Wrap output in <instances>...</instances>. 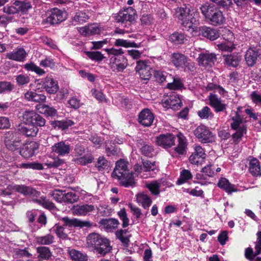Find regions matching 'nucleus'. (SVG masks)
Returning a JSON list of instances; mask_svg holds the SVG:
<instances>
[{
  "label": "nucleus",
  "mask_w": 261,
  "mask_h": 261,
  "mask_svg": "<svg viewBox=\"0 0 261 261\" xmlns=\"http://www.w3.org/2000/svg\"><path fill=\"white\" fill-rule=\"evenodd\" d=\"M24 69L32 72H34L39 76H42L45 73V71L33 62L27 63L23 65Z\"/></svg>",
  "instance_id": "obj_43"
},
{
  "label": "nucleus",
  "mask_w": 261,
  "mask_h": 261,
  "mask_svg": "<svg viewBox=\"0 0 261 261\" xmlns=\"http://www.w3.org/2000/svg\"><path fill=\"white\" fill-rule=\"evenodd\" d=\"M175 15H176V17L177 19L182 21L181 24L185 28V29L187 30H194L195 26L193 24H194L195 20L190 14V9L186 6L177 8L176 9Z\"/></svg>",
  "instance_id": "obj_7"
},
{
  "label": "nucleus",
  "mask_w": 261,
  "mask_h": 261,
  "mask_svg": "<svg viewBox=\"0 0 261 261\" xmlns=\"http://www.w3.org/2000/svg\"><path fill=\"white\" fill-rule=\"evenodd\" d=\"M5 144L10 150L14 151L20 146L19 134L9 131L5 134Z\"/></svg>",
  "instance_id": "obj_12"
},
{
  "label": "nucleus",
  "mask_w": 261,
  "mask_h": 261,
  "mask_svg": "<svg viewBox=\"0 0 261 261\" xmlns=\"http://www.w3.org/2000/svg\"><path fill=\"white\" fill-rule=\"evenodd\" d=\"M171 63L178 68H187L192 71L194 68L192 63L188 62L187 57L179 53H173L171 55Z\"/></svg>",
  "instance_id": "obj_11"
},
{
  "label": "nucleus",
  "mask_w": 261,
  "mask_h": 261,
  "mask_svg": "<svg viewBox=\"0 0 261 261\" xmlns=\"http://www.w3.org/2000/svg\"><path fill=\"white\" fill-rule=\"evenodd\" d=\"M36 109L39 113L44 115L46 117H55L57 115V111L53 107L45 104L36 106Z\"/></svg>",
  "instance_id": "obj_34"
},
{
  "label": "nucleus",
  "mask_w": 261,
  "mask_h": 261,
  "mask_svg": "<svg viewBox=\"0 0 261 261\" xmlns=\"http://www.w3.org/2000/svg\"><path fill=\"white\" fill-rule=\"evenodd\" d=\"M192 178V175L191 174V171L187 169H184L180 172V177L179 178L177 179V181H176V184L178 185H180L191 180Z\"/></svg>",
  "instance_id": "obj_48"
},
{
  "label": "nucleus",
  "mask_w": 261,
  "mask_h": 261,
  "mask_svg": "<svg viewBox=\"0 0 261 261\" xmlns=\"http://www.w3.org/2000/svg\"><path fill=\"white\" fill-rule=\"evenodd\" d=\"M73 125H74V122L67 119L56 121L54 122L55 127L62 130L67 129L69 126H71Z\"/></svg>",
  "instance_id": "obj_50"
},
{
  "label": "nucleus",
  "mask_w": 261,
  "mask_h": 261,
  "mask_svg": "<svg viewBox=\"0 0 261 261\" xmlns=\"http://www.w3.org/2000/svg\"><path fill=\"white\" fill-rule=\"evenodd\" d=\"M79 196L74 192H70L64 195V198L62 199V202L67 203H73L77 201Z\"/></svg>",
  "instance_id": "obj_57"
},
{
  "label": "nucleus",
  "mask_w": 261,
  "mask_h": 261,
  "mask_svg": "<svg viewBox=\"0 0 261 261\" xmlns=\"http://www.w3.org/2000/svg\"><path fill=\"white\" fill-rule=\"evenodd\" d=\"M51 149L57 155L64 156L69 153L71 150V147L67 142L61 141L54 144L53 146L51 147Z\"/></svg>",
  "instance_id": "obj_19"
},
{
  "label": "nucleus",
  "mask_w": 261,
  "mask_h": 261,
  "mask_svg": "<svg viewBox=\"0 0 261 261\" xmlns=\"http://www.w3.org/2000/svg\"><path fill=\"white\" fill-rule=\"evenodd\" d=\"M154 121V115L148 109L142 110L138 116V121L145 127H149Z\"/></svg>",
  "instance_id": "obj_22"
},
{
  "label": "nucleus",
  "mask_w": 261,
  "mask_h": 261,
  "mask_svg": "<svg viewBox=\"0 0 261 261\" xmlns=\"http://www.w3.org/2000/svg\"><path fill=\"white\" fill-rule=\"evenodd\" d=\"M216 55L207 51L202 52L198 56L197 61L199 65L204 67H211L216 62Z\"/></svg>",
  "instance_id": "obj_16"
},
{
  "label": "nucleus",
  "mask_w": 261,
  "mask_h": 261,
  "mask_svg": "<svg viewBox=\"0 0 261 261\" xmlns=\"http://www.w3.org/2000/svg\"><path fill=\"white\" fill-rule=\"evenodd\" d=\"M137 146L140 148V150H141V152L143 153V155L148 158H151L153 156L154 149H153L152 146L145 144L142 140L139 141L137 143Z\"/></svg>",
  "instance_id": "obj_39"
},
{
  "label": "nucleus",
  "mask_w": 261,
  "mask_h": 261,
  "mask_svg": "<svg viewBox=\"0 0 261 261\" xmlns=\"http://www.w3.org/2000/svg\"><path fill=\"white\" fill-rule=\"evenodd\" d=\"M185 40V37L182 33H174L169 36V41L175 45L182 44Z\"/></svg>",
  "instance_id": "obj_53"
},
{
  "label": "nucleus",
  "mask_w": 261,
  "mask_h": 261,
  "mask_svg": "<svg viewBox=\"0 0 261 261\" xmlns=\"http://www.w3.org/2000/svg\"><path fill=\"white\" fill-rule=\"evenodd\" d=\"M33 202L37 203L39 205L42 206L43 207L46 208V209H53L54 208V204L50 202V201L48 200L45 198V197H40L39 198H33L32 199Z\"/></svg>",
  "instance_id": "obj_52"
},
{
  "label": "nucleus",
  "mask_w": 261,
  "mask_h": 261,
  "mask_svg": "<svg viewBox=\"0 0 261 261\" xmlns=\"http://www.w3.org/2000/svg\"><path fill=\"white\" fill-rule=\"evenodd\" d=\"M112 178L117 179L120 186L125 188H133L135 186V181L133 178V173L130 172L128 170H120L119 173H114V170L112 172Z\"/></svg>",
  "instance_id": "obj_8"
},
{
  "label": "nucleus",
  "mask_w": 261,
  "mask_h": 261,
  "mask_svg": "<svg viewBox=\"0 0 261 261\" xmlns=\"http://www.w3.org/2000/svg\"><path fill=\"white\" fill-rule=\"evenodd\" d=\"M248 171L254 177L261 175V169L259 162L255 158H249V165H248Z\"/></svg>",
  "instance_id": "obj_33"
},
{
  "label": "nucleus",
  "mask_w": 261,
  "mask_h": 261,
  "mask_svg": "<svg viewBox=\"0 0 261 261\" xmlns=\"http://www.w3.org/2000/svg\"><path fill=\"white\" fill-rule=\"evenodd\" d=\"M87 244L101 255H106L111 250L109 240L97 233H93L89 234L87 237Z\"/></svg>",
  "instance_id": "obj_3"
},
{
  "label": "nucleus",
  "mask_w": 261,
  "mask_h": 261,
  "mask_svg": "<svg viewBox=\"0 0 261 261\" xmlns=\"http://www.w3.org/2000/svg\"><path fill=\"white\" fill-rule=\"evenodd\" d=\"M94 211H95L94 205L88 204L76 205L72 209V214L79 216H86Z\"/></svg>",
  "instance_id": "obj_27"
},
{
  "label": "nucleus",
  "mask_w": 261,
  "mask_h": 261,
  "mask_svg": "<svg viewBox=\"0 0 261 261\" xmlns=\"http://www.w3.org/2000/svg\"><path fill=\"white\" fill-rule=\"evenodd\" d=\"M13 191L18 192L24 196H30L32 198L39 197L40 193L34 188L24 185L8 186L6 189L1 191V195L7 196L11 194Z\"/></svg>",
  "instance_id": "obj_6"
},
{
  "label": "nucleus",
  "mask_w": 261,
  "mask_h": 261,
  "mask_svg": "<svg viewBox=\"0 0 261 261\" xmlns=\"http://www.w3.org/2000/svg\"><path fill=\"white\" fill-rule=\"evenodd\" d=\"M200 32L202 36L211 41H214L219 37V32L216 29L204 26L200 28Z\"/></svg>",
  "instance_id": "obj_32"
},
{
  "label": "nucleus",
  "mask_w": 261,
  "mask_h": 261,
  "mask_svg": "<svg viewBox=\"0 0 261 261\" xmlns=\"http://www.w3.org/2000/svg\"><path fill=\"white\" fill-rule=\"evenodd\" d=\"M128 162L124 160L120 159L116 163V167H115V174L119 173V171L120 170H128Z\"/></svg>",
  "instance_id": "obj_61"
},
{
  "label": "nucleus",
  "mask_w": 261,
  "mask_h": 261,
  "mask_svg": "<svg viewBox=\"0 0 261 261\" xmlns=\"http://www.w3.org/2000/svg\"><path fill=\"white\" fill-rule=\"evenodd\" d=\"M67 18V14L60 9L54 8L51 10L49 16L46 18V21L51 24L61 23Z\"/></svg>",
  "instance_id": "obj_17"
},
{
  "label": "nucleus",
  "mask_w": 261,
  "mask_h": 261,
  "mask_svg": "<svg viewBox=\"0 0 261 261\" xmlns=\"http://www.w3.org/2000/svg\"><path fill=\"white\" fill-rule=\"evenodd\" d=\"M88 19L86 13L82 11L77 12L75 15L72 17V23L76 25V24H82L86 22Z\"/></svg>",
  "instance_id": "obj_51"
},
{
  "label": "nucleus",
  "mask_w": 261,
  "mask_h": 261,
  "mask_svg": "<svg viewBox=\"0 0 261 261\" xmlns=\"http://www.w3.org/2000/svg\"><path fill=\"white\" fill-rule=\"evenodd\" d=\"M68 254L73 261H87V255L79 251L72 249L68 250Z\"/></svg>",
  "instance_id": "obj_44"
},
{
  "label": "nucleus",
  "mask_w": 261,
  "mask_h": 261,
  "mask_svg": "<svg viewBox=\"0 0 261 261\" xmlns=\"http://www.w3.org/2000/svg\"><path fill=\"white\" fill-rule=\"evenodd\" d=\"M114 45L117 47H123L126 48L129 47H139V44L134 42H131L123 39H116Z\"/></svg>",
  "instance_id": "obj_46"
},
{
  "label": "nucleus",
  "mask_w": 261,
  "mask_h": 261,
  "mask_svg": "<svg viewBox=\"0 0 261 261\" xmlns=\"http://www.w3.org/2000/svg\"><path fill=\"white\" fill-rule=\"evenodd\" d=\"M54 237L52 234H48L43 236H37L35 238V242L38 245H48L52 244Z\"/></svg>",
  "instance_id": "obj_41"
},
{
  "label": "nucleus",
  "mask_w": 261,
  "mask_h": 261,
  "mask_svg": "<svg viewBox=\"0 0 261 261\" xmlns=\"http://www.w3.org/2000/svg\"><path fill=\"white\" fill-rule=\"evenodd\" d=\"M117 215H118V217H119L121 221H122V226H123V228L128 226V219L124 209H121L120 211L117 213Z\"/></svg>",
  "instance_id": "obj_64"
},
{
  "label": "nucleus",
  "mask_w": 261,
  "mask_h": 261,
  "mask_svg": "<svg viewBox=\"0 0 261 261\" xmlns=\"http://www.w3.org/2000/svg\"><path fill=\"white\" fill-rule=\"evenodd\" d=\"M37 86L41 85L42 88L49 94H54L59 90L57 81L54 80L51 76L35 80Z\"/></svg>",
  "instance_id": "obj_9"
},
{
  "label": "nucleus",
  "mask_w": 261,
  "mask_h": 261,
  "mask_svg": "<svg viewBox=\"0 0 261 261\" xmlns=\"http://www.w3.org/2000/svg\"><path fill=\"white\" fill-rule=\"evenodd\" d=\"M37 253L39 254V257L42 259L47 260L51 256L50 249L44 246L38 247L37 248Z\"/></svg>",
  "instance_id": "obj_54"
},
{
  "label": "nucleus",
  "mask_w": 261,
  "mask_h": 261,
  "mask_svg": "<svg viewBox=\"0 0 261 261\" xmlns=\"http://www.w3.org/2000/svg\"><path fill=\"white\" fill-rule=\"evenodd\" d=\"M224 64L229 67H237L241 61V57L236 54H232L227 55H223Z\"/></svg>",
  "instance_id": "obj_35"
},
{
  "label": "nucleus",
  "mask_w": 261,
  "mask_h": 261,
  "mask_svg": "<svg viewBox=\"0 0 261 261\" xmlns=\"http://www.w3.org/2000/svg\"><path fill=\"white\" fill-rule=\"evenodd\" d=\"M260 55L259 50L255 48H249L245 54V61L248 66L254 65L258 56Z\"/></svg>",
  "instance_id": "obj_29"
},
{
  "label": "nucleus",
  "mask_w": 261,
  "mask_h": 261,
  "mask_svg": "<svg viewBox=\"0 0 261 261\" xmlns=\"http://www.w3.org/2000/svg\"><path fill=\"white\" fill-rule=\"evenodd\" d=\"M146 188L150 190L151 194L157 195L159 194V188H160V182L157 180H153L151 182L146 184Z\"/></svg>",
  "instance_id": "obj_56"
},
{
  "label": "nucleus",
  "mask_w": 261,
  "mask_h": 261,
  "mask_svg": "<svg viewBox=\"0 0 261 261\" xmlns=\"http://www.w3.org/2000/svg\"><path fill=\"white\" fill-rule=\"evenodd\" d=\"M43 118L39 114L33 110H27L24 111L21 116V121L24 123H31L33 120Z\"/></svg>",
  "instance_id": "obj_36"
},
{
  "label": "nucleus",
  "mask_w": 261,
  "mask_h": 261,
  "mask_svg": "<svg viewBox=\"0 0 261 261\" xmlns=\"http://www.w3.org/2000/svg\"><path fill=\"white\" fill-rule=\"evenodd\" d=\"M136 200H137V202L142 205L144 209L148 208L152 203L150 197L143 193H140L136 195Z\"/></svg>",
  "instance_id": "obj_38"
},
{
  "label": "nucleus",
  "mask_w": 261,
  "mask_h": 261,
  "mask_svg": "<svg viewBox=\"0 0 261 261\" xmlns=\"http://www.w3.org/2000/svg\"><path fill=\"white\" fill-rule=\"evenodd\" d=\"M116 238L120 240L121 243H123L124 245H128V238H129V234H128V230L126 229H120L116 231Z\"/></svg>",
  "instance_id": "obj_47"
},
{
  "label": "nucleus",
  "mask_w": 261,
  "mask_h": 261,
  "mask_svg": "<svg viewBox=\"0 0 261 261\" xmlns=\"http://www.w3.org/2000/svg\"><path fill=\"white\" fill-rule=\"evenodd\" d=\"M208 101L209 105L214 110L216 113L223 112L226 108V105L222 101L220 98L217 97V95L214 94H210L208 96Z\"/></svg>",
  "instance_id": "obj_20"
},
{
  "label": "nucleus",
  "mask_w": 261,
  "mask_h": 261,
  "mask_svg": "<svg viewBox=\"0 0 261 261\" xmlns=\"http://www.w3.org/2000/svg\"><path fill=\"white\" fill-rule=\"evenodd\" d=\"M106 52L109 55V68L113 72H122L127 66V59L123 56V50L121 48L112 47L105 49Z\"/></svg>",
  "instance_id": "obj_1"
},
{
  "label": "nucleus",
  "mask_w": 261,
  "mask_h": 261,
  "mask_svg": "<svg viewBox=\"0 0 261 261\" xmlns=\"http://www.w3.org/2000/svg\"><path fill=\"white\" fill-rule=\"evenodd\" d=\"M206 154L204 150L199 145H195V152H193L189 157V162L193 165L201 166L205 161Z\"/></svg>",
  "instance_id": "obj_18"
},
{
  "label": "nucleus",
  "mask_w": 261,
  "mask_h": 261,
  "mask_svg": "<svg viewBox=\"0 0 261 261\" xmlns=\"http://www.w3.org/2000/svg\"><path fill=\"white\" fill-rule=\"evenodd\" d=\"M194 134L199 141L203 143H211L216 139L215 135L205 125L198 126L194 131Z\"/></svg>",
  "instance_id": "obj_10"
},
{
  "label": "nucleus",
  "mask_w": 261,
  "mask_h": 261,
  "mask_svg": "<svg viewBox=\"0 0 261 261\" xmlns=\"http://www.w3.org/2000/svg\"><path fill=\"white\" fill-rule=\"evenodd\" d=\"M153 75L155 80L159 83H162L165 81L167 77V73L165 71L160 70H154Z\"/></svg>",
  "instance_id": "obj_60"
},
{
  "label": "nucleus",
  "mask_w": 261,
  "mask_h": 261,
  "mask_svg": "<svg viewBox=\"0 0 261 261\" xmlns=\"http://www.w3.org/2000/svg\"><path fill=\"white\" fill-rule=\"evenodd\" d=\"M75 155L79 156V158L74 159V162L76 164L81 165H86L92 163L93 157L91 154L84 155L85 153L84 146L80 144H77L74 148Z\"/></svg>",
  "instance_id": "obj_14"
},
{
  "label": "nucleus",
  "mask_w": 261,
  "mask_h": 261,
  "mask_svg": "<svg viewBox=\"0 0 261 261\" xmlns=\"http://www.w3.org/2000/svg\"><path fill=\"white\" fill-rule=\"evenodd\" d=\"M177 138V146L174 147V154L177 155H182L186 153V148H187V141L186 138L184 135L179 133L176 135Z\"/></svg>",
  "instance_id": "obj_26"
},
{
  "label": "nucleus",
  "mask_w": 261,
  "mask_h": 261,
  "mask_svg": "<svg viewBox=\"0 0 261 261\" xmlns=\"http://www.w3.org/2000/svg\"><path fill=\"white\" fill-rule=\"evenodd\" d=\"M163 105H164V107L167 109L176 110L179 109L181 106V101L178 95L172 94L169 95L168 98L164 100Z\"/></svg>",
  "instance_id": "obj_28"
},
{
  "label": "nucleus",
  "mask_w": 261,
  "mask_h": 261,
  "mask_svg": "<svg viewBox=\"0 0 261 261\" xmlns=\"http://www.w3.org/2000/svg\"><path fill=\"white\" fill-rule=\"evenodd\" d=\"M230 127L236 131L232 134V139L235 143L239 142L244 134L246 132V126L244 124L243 118L239 114L238 111H235L231 114L230 118Z\"/></svg>",
  "instance_id": "obj_5"
},
{
  "label": "nucleus",
  "mask_w": 261,
  "mask_h": 261,
  "mask_svg": "<svg viewBox=\"0 0 261 261\" xmlns=\"http://www.w3.org/2000/svg\"><path fill=\"white\" fill-rule=\"evenodd\" d=\"M218 187L224 190L227 194H231L236 191L234 186L229 182L227 179L224 177H221L219 179Z\"/></svg>",
  "instance_id": "obj_37"
},
{
  "label": "nucleus",
  "mask_w": 261,
  "mask_h": 261,
  "mask_svg": "<svg viewBox=\"0 0 261 261\" xmlns=\"http://www.w3.org/2000/svg\"><path fill=\"white\" fill-rule=\"evenodd\" d=\"M198 116L202 119L211 120L213 118L214 114L207 106L202 107V109L198 111Z\"/></svg>",
  "instance_id": "obj_45"
},
{
  "label": "nucleus",
  "mask_w": 261,
  "mask_h": 261,
  "mask_svg": "<svg viewBox=\"0 0 261 261\" xmlns=\"http://www.w3.org/2000/svg\"><path fill=\"white\" fill-rule=\"evenodd\" d=\"M62 222H64L63 226H60L57 224L52 228L53 231L57 234V237L65 240L68 238V236L64 232V228L63 226H67L68 227H90L91 224L89 221H80L75 218L70 219L67 217H63L61 219Z\"/></svg>",
  "instance_id": "obj_4"
},
{
  "label": "nucleus",
  "mask_w": 261,
  "mask_h": 261,
  "mask_svg": "<svg viewBox=\"0 0 261 261\" xmlns=\"http://www.w3.org/2000/svg\"><path fill=\"white\" fill-rule=\"evenodd\" d=\"M256 236H257V240L255 242L254 251L251 248H248L245 250V256L249 260H253L255 256L261 253V231H258Z\"/></svg>",
  "instance_id": "obj_21"
},
{
  "label": "nucleus",
  "mask_w": 261,
  "mask_h": 261,
  "mask_svg": "<svg viewBox=\"0 0 261 261\" xmlns=\"http://www.w3.org/2000/svg\"><path fill=\"white\" fill-rule=\"evenodd\" d=\"M38 148V145L35 142H31L24 145L23 147L20 149V155L24 158H31L35 154V152Z\"/></svg>",
  "instance_id": "obj_30"
},
{
  "label": "nucleus",
  "mask_w": 261,
  "mask_h": 261,
  "mask_svg": "<svg viewBox=\"0 0 261 261\" xmlns=\"http://www.w3.org/2000/svg\"><path fill=\"white\" fill-rule=\"evenodd\" d=\"M13 89V85L8 82H0V94L9 93Z\"/></svg>",
  "instance_id": "obj_62"
},
{
  "label": "nucleus",
  "mask_w": 261,
  "mask_h": 261,
  "mask_svg": "<svg viewBox=\"0 0 261 261\" xmlns=\"http://www.w3.org/2000/svg\"><path fill=\"white\" fill-rule=\"evenodd\" d=\"M135 10L129 7L116 13L115 15V19L119 23H124L127 21L132 22L135 19Z\"/></svg>",
  "instance_id": "obj_15"
},
{
  "label": "nucleus",
  "mask_w": 261,
  "mask_h": 261,
  "mask_svg": "<svg viewBox=\"0 0 261 261\" xmlns=\"http://www.w3.org/2000/svg\"><path fill=\"white\" fill-rule=\"evenodd\" d=\"M156 144L161 147L168 149L175 144V137L168 133L161 134L156 137Z\"/></svg>",
  "instance_id": "obj_13"
},
{
  "label": "nucleus",
  "mask_w": 261,
  "mask_h": 261,
  "mask_svg": "<svg viewBox=\"0 0 261 261\" xmlns=\"http://www.w3.org/2000/svg\"><path fill=\"white\" fill-rule=\"evenodd\" d=\"M200 11L206 20L213 25L219 26L225 23L223 12L214 5L206 3L200 7Z\"/></svg>",
  "instance_id": "obj_2"
},
{
  "label": "nucleus",
  "mask_w": 261,
  "mask_h": 261,
  "mask_svg": "<svg viewBox=\"0 0 261 261\" xmlns=\"http://www.w3.org/2000/svg\"><path fill=\"white\" fill-rule=\"evenodd\" d=\"M135 71L138 73L140 77L144 80H148L151 76L150 67L143 61L137 62Z\"/></svg>",
  "instance_id": "obj_23"
},
{
  "label": "nucleus",
  "mask_w": 261,
  "mask_h": 261,
  "mask_svg": "<svg viewBox=\"0 0 261 261\" xmlns=\"http://www.w3.org/2000/svg\"><path fill=\"white\" fill-rule=\"evenodd\" d=\"M12 4L18 8V9H20V13H22V14H26L29 10L32 8L31 4L29 2L16 0L12 3Z\"/></svg>",
  "instance_id": "obj_42"
},
{
  "label": "nucleus",
  "mask_w": 261,
  "mask_h": 261,
  "mask_svg": "<svg viewBox=\"0 0 261 261\" xmlns=\"http://www.w3.org/2000/svg\"><path fill=\"white\" fill-rule=\"evenodd\" d=\"M234 48L233 44L230 42L220 43L217 44V49L223 51L231 53Z\"/></svg>",
  "instance_id": "obj_59"
},
{
  "label": "nucleus",
  "mask_w": 261,
  "mask_h": 261,
  "mask_svg": "<svg viewBox=\"0 0 261 261\" xmlns=\"http://www.w3.org/2000/svg\"><path fill=\"white\" fill-rule=\"evenodd\" d=\"M20 133L27 137H34L38 132L37 127L33 125H20L19 128Z\"/></svg>",
  "instance_id": "obj_40"
},
{
  "label": "nucleus",
  "mask_w": 261,
  "mask_h": 261,
  "mask_svg": "<svg viewBox=\"0 0 261 261\" xmlns=\"http://www.w3.org/2000/svg\"><path fill=\"white\" fill-rule=\"evenodd\" d=\"M85 54H86L87 57L92 60V61L98 62L102 61L103 59V56L102 54L99 51H86L85 52Z\"/></svg>",
  "instance_id": "obj_63"
},
{
  "label": "nucleus",
  "mask_w": 261,
  "mask_h": 261,
  "mask_svg": "<svg viewBox=\"0 0 261 261\" xmlns=\"http://www.w3.org/2000/svg\"><path fill=\"white\" fill-rule=\"evenodd\" d=\"M3 12L6 14L11 15L16 14L20 12V11L17 8V7L10 3L6 5V6L3 8Z\"/></svg>",
  "instance_id": "obj_58"
},
{
  "label": "nucleus",
  "mask_w": 261,
  "mask_h": 261,
  "mask_svg": "<svg viewBox=\"0 0 261 261\" xmlns=\"http://www.w3.org/2000/svg\"><path fill=\"white\" fill-rule=\"evenodd\" d=\"M103 29L97 23L85 26V27L80 28V33L85 36H89L93 35L100 34L102 33Z\"/></svg>",
  "instance_id": "obj_24"
},
{
  "label": "nucleus",
  "mask_w": 261,
  "mask_h": 261,
  "mask_svg": "<svg viewBox=\"0 0 261 261\" xmlns=\"http://www.w3.org/2000/svg\"><path fill=\"white\" fill-rule=\"evenodd\" d=\"M17 85L19 87H23L29 83L30 77L27 74H19L15 76Z\"/></svg>",
  "instance_id": "obj_55"
},
{
  "label": "nucleus",
  "mask_w": 261,
  "mask_h": 261,
  "mask_svg": "<svg viewBox=\"0 0 261 261\" xmlns=\"http://www.w3.org/2000/svg\"><path fill=\"white\" fill-rule=\"evenodd\" d=\"M26 56L27 53H25L24 49L23 48H19L12 52L6 54L5 57H6V59L16 62H23Z\"/></svg>",
  "instance_id": "obj_31"
},
{
  "label": "nucleus",
  "mask_w": 261,
  "mask_h": 261,
  "mask_svg": "<svg viewBox=\"0 0 261 261\" xmlns=\"http://www.w3.org/2000/svg\"><path fill=\"white\" fill-rule=\"evenodd\" d=\"M98 224L101 229L105 230L106 232H111L116 229L119 225V221L113 218L102 219L98 222Z\"/></svg>",
  "instance_id": "obj_25"
},
{
  "label": "nucleus",
  "mask_w": 261,
  "mask_h": 261,
  "mask_svg": "<svg viewBox=\"0 0 261 261\" xmlns=\"http://www.w3.org/2000/svg\"><path fill=\"white\" fill-rule=\"evenodd\" d=\"M17 167L21 169H33V170H42L43 169V165L42 164L36 162H27L21 163Z\"/></svg>",
  "instance_id": "obj_49"
}]
</instances>
